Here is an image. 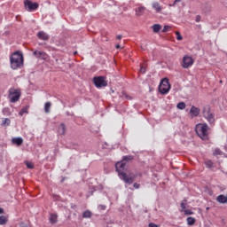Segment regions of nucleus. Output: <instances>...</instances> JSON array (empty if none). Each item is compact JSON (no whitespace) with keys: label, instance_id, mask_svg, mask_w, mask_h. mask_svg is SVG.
<instances>
[{"label":"nucleus","instance_id":"obj_33","mask_svg":"<svg viewBox=\"0 0 227 227\" xmlns=\"http://www.w3.org/2000/svg\"><path fill=\"white\" fill-rule=\"evenodd\" d=\"M140 72H141V74H145L146 73V67H140Z\"/></svg>","mask_w":227,"mask_h":227},{"label":"nucleus","instance_id":"obj_14","mask_svg":"<svg viewBox=\"0 0 227 227\" xmlns=\"http://www.w3.org/2000/svg\"><path fill=\"white\" fill-rule=\"evenodd\" d=\"M58 132L60 136H65L66 132H67V127L65 126V123H61L59 126V129H58Z\"/></svg>","mask_w":227,"mask_h":227},{"label":"nucleus","instance_id":"obj_4","mask_svg":"<svg viewBox=\"0 0 227 227\" xmlns=\"http://www.w3.org/2000/svg\"><path fill=\"white\" fill-rule=\"evenodd\" d=\"M202 116L207 120V121H208V123H210V125L215 122V117L214 116V113H212V110L208 106L203 107Z\"/></svg>","mask_w":227,"mask_h":227},{"label":"nucleus","instance_id":"obj_17","mask_svg":"<svg viewBox=\"0 0 227 227\" xmlns=\"http://www.w3.org/2000/svg\"><path fill=\"white\" fill-rule=\"evenodd\" d=\"M50 223L51 224H56L58 223V215L57 214H51L50 216Z\"/></svg>","mask_w":227,"mask_h":227},{"label":"nucleus","instance_id":"obj_38","mask_svg":"<svg viewBox=\"0 0 227 227\" xmlns=\"http://www.w3.org/2000/svg\"><path fill=\"white\" fill-rule=\"evenodd\" d=\"M0 214H4V209H3V207H0Z\"/></svg>","mask_w":227,"mask_h":227},{"label":"nucleus","instance_id":"obj_12","mask_svg":"<svg viewBox=\"0 0 227 227\" xmlns=\"http://www.w3.org/2000/svg\"><path fill=\"white\" fill-rule=\"evenodd\" d=\"M12 145H16L17 146H22V143H24V139L22 137H13L12 139Z\"/></svg>","mask_w":227,"mask_h":227},{"label":"nucleus","instance_id":"obj_1","mask_svg":"<svg viewBox=\"0 0 227 227\" xmlns=\"http://www.w3.org/2000/svg\"><path fill=\"white\" fill-rule=\"evenodd\" d=\"M134 160V156L132 155H127L123 156L122 160L117 162L115 164V169L121 178V180H123L125 184H129V185L134 184V181L136 180V175L134 173H129L127 175L124 171L127 169V167L129 166V161Z\"/></svg>","mask_w":227,"mask_h":227},{"label":"nucleus","instance_id":"obj_22","mask_svg":"<svg viewBox=\"0 0 227 227\" xmlns=\"http://www.w3.org/2000/svg\"><path fill=\"white\" fill-rule=\"evenodd\" d=\"M186 221H187V224L189 226H193V224H195V223H196V219L194 217H192V216L188 217L186 219Z\"/></svg>","mask_w":227,"mask_h":227},{"label":"nucleus","instance_id":"obj_16","mask_svg":"<svg viewBox=\"0 0 227 227\" xmlns=\"http://www.w3.org/2000/svg\"><path fill=\"white\" fill-rule=\"evenodd\" d=\"M20 116H24V114H29V106H26L25 107H23L20 113H19Z\"/></svg>","mask_w":227,"mask_h":227},{"label":"nucleus","instance_id":"obj_26","mask_svg":"<svg viewBox=\"0 0 227 227\" xmlns=\"http://www.w3.org/2000/svg\"><path fill=\"white\" fill-rule=\"evenodd\" d=\"M206 167L208 168L209 169H211V168H214V161L212 160H207L205 161Z\"/></svg>","mask_w":227,"mask_h":227},{"label":"nucleus","instance_id":"obj_23","mask_svg":"<svg viewBox=\"0 0 227 227\" xmlns=\"http://www.w3.org/2000/svg\"><path fill=\"white\" fill-rule=\"evenodd\" d=\"M12 121L9 118H5L2 122V127H10Z\"/></svg>","mask_w":227,"mask_h":227},{"label":"nucleus","instance_id":"obj_32","mask_svg":"<svg viewBox=\"0 0 227 227\" xmlns=\"http://www.w3.org/2000/svg\"><path fill=\"white\" fill-rule=\"evenodd\" d=\"M176 40H183L182 35H180V32H176Z\"/></svg>","mask_w":227,"mask_h":227},{"label":"nucleus","instance_id":"obj_43","mask_svg":"<svg viewBox=\"0 0 227 227\" xmlns=\"http://www.w3.org/2000/svg\"><path fill=\"white\" fill-rule=\"evenodd\" d=\"M58 61H59V59H56V62L58 63Z\"/></svg>","mask_w":227,"mask_h":227},{"label":"nucleus","instance_id":"obj_39","mask_svg":"<svg viewBox=\"0 0 227 227\" xmlns=\"http://www.w3.org/2000/svg\"><path fill=\"white\" fill-rule=\"evenodd\" d=\"M122 36L121 35H117V40H121Z\"/></svg>","mask_w":227,"mask_h":227},{"label":"nucleus","instance_id":"obj_10","mask_svg":"<svg viewBox=\"0 0 227 227\" xmlns=\"http://www.w3.org/2000/svg\"><path fill=\"white\" fill-rule=\"evenodd\" d=\"M33 54L37 58V59H43V61H49L51 58L47 52L38 50L35 51Z\"/></svg>","mask_w":227,"mask_h":227},{"label":"nucleus","instance_id":"obj_30","mask_svg":"<svg viewBox=\"0 0 227 227\" xmlns=\"http://www.w3.org/2000/svg\"><path fill=\"white\" fill-rule=\"evenodd\" d=\"M183 212L184 213V215H192V214H194V212H192L191 209H186Z\"/></svg>","mask_w":227,"mask_h":227},{"label":"nucleus","instance_id":"obj_3","mask_svg":"<svg viewBox=\"0 0 227 227\" xmlns=\"http://www.w3.org/2000/svg\"><path fill=\"white\" fill-rule=\"evenodd\" d=\"M22 92H20V89L11 88L8 92V98L11 104H15V102H19L20 100V96Z\"/></svg>","mask_w":227,"mask_h":227},{"label":"nucleus","instance_id":"obj_34","mask_svg":"<svg viewBox=\"0 0 227 227\" xmlns=\"http://www.w3.org/2000/svg\"><path fill=\"white\" fill-rule=\"evenodd\" d=\"M133 187H134L135 189H139V188L141 187V185H140L139 184H137V183H135V184H133Z\"/></svg>","mask_w":227,"mask_h":227},{"label":"nucleus","instance_id":"obj_36","mask_svg":"<svg viewBox=\"0 0 227 227\" xmlns=\"http://www.w3.org/2000/svg\"><path fill=\"white\" fill-rule=\"evenodd\" d=\"M148 226L149 227H159V225H157V224H155L153 223H150Z\"/></svg>","mask_w":227,"mask_h":227},{"label":"nucleus","instance_id":"obj_18","mask_svg":"<svg viewBox=\"0 0 227 227\" xmlns=\"http://www.w3.org/2000/svg\"><path fill=\"white\" fill-rule=\"evenodd\" d=\"M8 223V216L1 215L0 216V226H4V224Z\"/></svg>","mask_w":227,"mask_h":227},{"label":"nucleus","instance_id":"obj_19","mask_svg":"<svg viewBox=\"0 0 227 227\" xmlns=\"http://www.w3.org/2000/svg\"><path fill=\"white\" fill-rule=\"evenodd\" d=\"M187 209V199H184L181 201V210L180 212H184Z\"/></svg>","mask_w":227,"mask_h":227},{"label":"nucleus","instance_id":"obj_11","mask_svg":"<svg viewBox=\"0 0 227 227\" xmlns=\"http://www.w3.org/2000/svg\"><path fill=\"white\" fill-rule=\"evenodd\" d=\"M200 108L192 106L191 110H190V114L192 116V118H196L198 116H200Z\"/></svg>","mask_w":227,"mask_h":227},{"label":"nucleus","instance_id":"obj_7","mask_svg":"<svg viewBox=\"0 0 227 227\" xmlns=\"http://www.w3.org/2000/svg\"><path fill=\"white\" fill-rule=\"evenodd\" d=\"M93 83L95 84L96 88H106V86H107L106 76H95L93 78Z\"/></svg>","mask_w":227,"mask_h":227},{"label":"nucleus","instance_id":"obj_29","mask_svg":"<svg viewBox=\"0 0 227 227\" xmlns=\"http://www.w3.org/2000/svg\"><path fill=\"white\" fill-rule=\"evenodd\" d=\"M137 15H141V13H143V12H145V7H138L137 10Z\"/></svg>","mask_w":227,"mask_h":227},{"label":"nucleus","instance_id":"obj_28","mask_svg":"<svg viewBox=\"0 0 227 227\" xmlns=\"http://www.w3.org/2000/svg\"><path fill=\"white\" fill-rule=\"evenodd\" d=\"M176 107H177V109L184 110V109H185V103L180 102L177 104Z\"/></svg>","mask_w":227,"mask_h":227},{"label":"nucleus","instance_id":"obj_35","mask_svg":"<svg viewBox=\"0 0 227 227\" xmlns=\"http://www.w3.org/2000/svg\"><path fill=\"white\" fill-rule=\"evenodd\" d=\"M98 208H99L100 210H106V207L105 205H99V206H98Z\"/></svg>","mask_w":227,"mask_h":227},{"label":"nucleus","instance_id":"obj_2","mask_svg":"<svg viewBox=\"0 0 227 227\" xmlns=\"http://www.w3.org/2000/svg\"><path fill=\"white\" fill-rule=\"evenodd\" d=\"M11 68L18 70L24 66V55L20 51H15L10 57Z\"/></svg>","mask_w":227,"mask_h":227},{"label":"nucleus","instance_id":"obj_9","mask_svg":"<svg viewBox=\"0 0 227 227\" xmlns=\"http://www.w3.org/2000/svg\"><path fill=\"white\" fill-rule=\"evenodd\" d=\"M24 6L27 12H35V10H38L40 4L36 2L33 3L31 0H25Z\"/></svg>","mask_w":227,"mask_h":227},{"label":"nucleus","instance_id":"obj_13","mask_svg":"<svg viewBox=\"0 0 227 227\" xmlns=\"http://www.w3.org/2000/svg\"><path fill=\"white\" fill-rule=\"evenodd\" d=\"M37 36H38V39H39V40H44V41L49 40V35H47V34H46L45 32H43V31L38 32Z\"/></svg>","mask_w":227,"mask_h":227},{"label":"nucleus","instance_id":"obj_8","mask_svg":"<svg viewBox=\"0 0 227 227\" xmlns=\"http://www.w3.org/2000/svg\"><path fill=\"white\" fill-rule=\"evenodd\" d=\"M194 65V59L192 57L185 55L183 57V59L181 61V67L183 68H191Z\"/></svg>","mask_w":227,"mask_h":227},{"label":"nucleus","instance_id":"obj_21","mask_svg":"<svg viewBox=\"0 0 227 227\" xmlns=\"http://www.w3.org/2000/svg\"><path fill=\"white\" fill-rule=\"evenodd\" d=\"M52 106V104L51 102H46L44 104V112L46 113V114H48V113H51V106Z\"/></svg>","mask_w":227,"mask_h":227},{"label":"nucleus","instance_id":"obj_31","mask_svg":"<svg viewBox=\"0 0 227 227\" xmlns=\"http://www.w3.org/2000/svg\"><path fill=\"white\" fill-rule=\"evenodd\" d=\"M168 31H169V26L166 25L162 29V33H168Z\"/></svg>","mask_w":227,"mask_h":227},{"label":"nucleus","instance_id":"obj_27","mask_svg":"<svg viewBox=\"0 0 227 227\" xmlns=\"http://www.w3.org/2000/svg\"><path fill=\"white\" fill-rule=\"evenodd\" d=\"M25 164L28 169H33L35 168V165L33 164V162L26 161Z\"/></svg>","mask_w":227,"mask_h":227},{"label":"nucleus","instance_id":"obj_25","mask_svg":"<svg viewBox=\"0 0 227 227\" xmlns=\"http://www.w3.org/2000/svg\"><path fill=\"white\" fill-rule=\"evenodd\" d=\"M213 155H215V157H217V155H223V152L221 151V149L216 148L214 150Z\"/></svg>","mask_w":227,"mask_h":227},{"label":"nucleus","instance_id":"obj_41","mask_svg":"<svg viewBox=\"0 0 227 227\" xmlns=\"http://www.w3.org/2000/svg\"><path fill=\"white\" fill-rule=\"evenodd\" d=\"M175 5H176L175 3L168 4V6H175Z\"/></svg>","mask_w":227,"mask_h":227},{"label":"nucleus","instance_id":"obj_20","mask_svg":"<svg viewBox=\"0 0 227 227\" xmlns=\"http://www.w3.org/2000/svg\"><path fill=\"white\" fill-rule=\"evenodd\" d=\"M153 33H159V31H160V29H162V26H160V24H154L153 27Z\"/></svg>","mask_w":227,"mask_h":227},{"label":"nucleus","instance_id":"obj_37","mask_svg":"<svg viewBox=\"0 0 227 227\" xmlns=\"http://www.w3.org/2000/svg\"><path fill=\"white\" fill-rule=\"evenodd\" d=\"M200 20H201V16H197L196 17V22H200Z\"/></svg>","mask_w":227,"mask_h":227},{"label":"nucleus","instance_id":"obj_15","mask_svg":"<svg viewBox=\"0 0 227 227\" xmlns=\"http://www.w3.org/2000/svg\"><path fill=\"white\" fill-rule=\"evenodd\" d=\"M153 8L158 13L160 12H162V7L160 6V4L159 2H153Z\"/></svg>","mask_w":227,"mask_h":227},{"label":"nucleus","instance_id":"obj_40","mask_svg":"<svg viewBox=\"0 0 227 227\" xmlns=\"http://www.w3.org/2000/svg\"><path fill=\"white\" fill-rule=\"evenodd\" d=\"M182 0H175L174 4H176V3H180Z\"/></svg>","mask_w":227,"mask_h":227},{"label":"nucleus","instance_id":"obj_5","mask_svg":"<svg viewBox=\"0 0 227 227\" xmlns=\"http://www.w3.org/2000/svg\"><path fill=\"white\" fill-rule=\"evenodd\" d=\"M169 90H171V84H169V79L164 78L161 80L159 90L161 95H166V93H169Z\"/></svg>","mask_w":227,"mask_h":227},{"label":"nucleus","instance_id":"obj_42","mask_svg":"<svg viewBox=\"0 0 227 227\" xmlns=\"http://www.w3.org/2000/svg\"><path fill=\"white\" fill-rule=\"evenodd\" d=\"M120 47H121L120 44H116L115 46L116 49H120Z\"/></svg>","mask_w":227,"mask_h":227},{"label":"nucleus","instance_id":"obj_24","mask_svg":"<svg viewBox=\"0 0 227 227\" xmlns=\"http://www.w3.org/2000/svg\"><path fill=\"white\" fill-rule=\"evenodd\" d=\"M82 217L84 219H90V217H91V211L90 210H86L82 213Z\"/></svg>","mask_w":227,"mask_h":227},{"label":"nucleus","instance_id":"obj_6","mask_svg":"<svg viewBox=\"0 0 227 227\" xmlns=\"http://www.w3.org/2000/svg\"><path fill=\"white\" fill-rule=\"evenodd\" d=\"M196 132L200 137H207L208 136V125L207 123L198 124L196 126Z\"/></svg>","mask_w":227,"mask_h":227}]
</instances>
